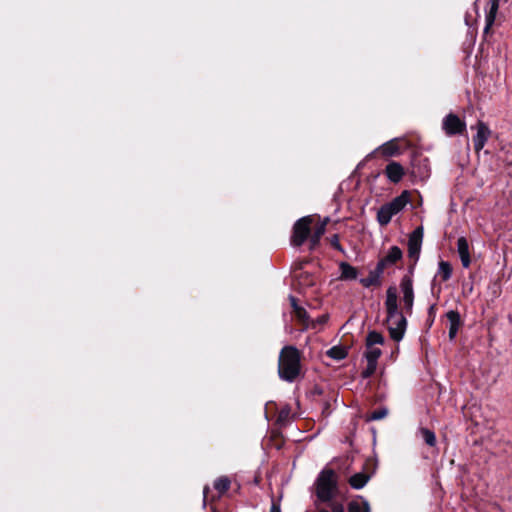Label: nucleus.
Returning <instances> with one entry per match:
<instances>
[{
	"label": "nucleus",
	"instance_id": "7ed1b4c3",
	"mask_svg": "<svg viewBox=\"0 0 512 512\" xmlns=\"http://www.w3.org/2000/svg\"><path fill=\"white\" fill-rule=\"evenodd\" d=\"M316 497L320 502H330L338 494V477L332 469H323L314 483Z\"/></svg>",
	"mask_w": 512,
	"mask_h": 512
},
{
	"label": "nucleus",
	"instance_id": "412c9836",
	"mask_svg": "<svg viewBox=\"0 0 512 512\" xmlns=\"http://www.w3.org/2000/svg\"><path fill=\"white\" fill-rule=\"evenodd\" d=\"M341 278L345 280H354L357 278L358 272L355 267L346 262L340 264Z\"/></svg>",
	"mask_w": 512,
	"mask_h": 512
},
{
	"label": "nucleus",
	"instance_id": "a211bd4d",
	"mask_svg": "<svg viewBox=\"0 0 512 512\" xmlns=\"http://www.w3.org/2000/svg\"><path fill=\"white\" fill-rule=\"evenodd\" d=\"M327 221H328V219H326L322 223H320L315 228L312 235L310 236V248L311 249H314L319 244L321 237L324 235V233L326 231Z\"/></svg>",
	"mask_w": 512,
	"mask_h": 512
},
{
	"label": "nucleus",
	"instance_id": "2eb2a0df",
	"mask_svg": "<svg viewBox=\"0 0 512 512\" xmlns=\"http://www.w3.org/2000/svg\"><path fill=\"white\" fill-rule=\"evenodd\" d=\"M416 437L418 439H421L423 443L428 446H434L436 443L435 433L432 430L425 427L418 428L416 432Z\"/></svg>",
	"mask_w": 512,
	"mask_h": 512
},
{
	"label": "nucleus",
	"instance_id": "4be33fe9",
	"mask_svg": "<svg viewBox=\"0 0 512 512\" xmlns=\"http://www.w3.org/2000/svg\"><path fill=\"white\" fill-rule=\"evenodd\" d=\"M438 275L443 281H447L451 278L452 267L447 261H440L438 265Z\"/></svg>",
	"mask_w": 512,
	"mask_h": 512
},
{
	"label": "nucleus",
	"instance_id": "72a5a7b5",
	"mask_svg": "<svg viewBox=\"0 0 512 512\" xmlns=\"http://www.w3.org/2000/svg\"><path fill=\"white\" fill-rule=\"evenodd\" d=\"M325 321H326V317H325V316H323V317L321 318V322H325Z\"/></svg>",
	"mask_w": 512,
	"mask_h": 512
},
{
	"label": "nucleus",
	"instance_id": "a878e982",
	"mask_svg": "<svg viewBox=\"0 0 512 512\" xmlns=\"http://www.w3.org/2000/svg\"><path fill=\"white\" fill-rule=\"evenodd\" d=\"M327 355L335 360H342L347 356V351L343 347L334 346L327 351Z\"/></svg>",
	"mask_w": 512,
	"mask_h": 512
},
{
	"label": "nucleus",
	"instance_id": "0eeeda50",
	"mask_svg": "<svg viewBox=\"0 0 512 512\" xmlns=\"http://www.w3.org/2000/svg\"><path fill=\"white\" fill-rule=\"evenodd\" d=\"M400 291L402 293V302L407 314H411L414 304V289L411 277L404 276L400 281Z\"/></svg>",
	"mask_w": 512,
	"mask_h": 512
},
{
	"label": "nucleus",
	"instance_id": "423d86ee",
	"mask_svg": "<svg viewBox=\"0 0 512 512\" xmlns=\"http://www.w3.org/2000/svg\"><path fill=\"white\" fill-rule=\"evenodd\" d=\"M471 129L476 130V134L473 136V146L475 152L479 153L486 145L492 134V131L488 125L481 120L477 121V123L472 126Z\"/></svg>",
	"mask_w": 512,
	"mask_h": 512
},
{
	"label": "nucleus",
	"instance_id": "ddd939ff",
	"mask_svg": "<svg viewBox=\"0 0 512 512\" xmlns=\"http://www.w3.org/2000/svg\"><path fill=\"white\" fill-rule=\"evenodd\" d=\"M446 317L449 321V338L453 340L461 325L460 314L455 310H450L446 313Z\"/></svg>",
	"mask_w": 512,
	"mask_h": 512
},
{
	"label": "nucleus",
	"instance_id": "1a4fd4ad",
	"mask_svg": "<svg viewBox=\"0 0 512 512\" xmlns=\"http://www.w3.org/2000/svg\"><path fill=\"white\" fill-rule=\"evenodd\" d=\"M423 241V228L417 227L408 239V256L415 261L418 260Z\"/></svg>",
	"mask_w": 512,
	"mask_h": 512
},
{
	"label": "nucleus",
	"instance_id": "c85d7f7f",
	"mask_svg": "<svg viewBox=\"0 0 512 512\" xmlns=\"http://www.w3.org/2000/svg\"><path fill=\"white\" fill-rule=\"evenodd\" d=\"M331 512H344V507L340 503H334L331 505Z\"/></svg>",
	"mask_w": 512,
	"mask_h": 512
},
{
	"label": "nucleus",
	"instance_id": "2f4dec72",
	"mask_svg": "<svg viewBox=\"0 0 512 512\" xmlns=\"http://www.w3.org/2000/svg\"><path fill=\"white\" fill-rule=\"evenodd\" d=\"M312 284H313V279L306 282V285H312Z\"/></svg>",
	"mask_w": 512,
	"mask_h": 512
},
{
	"label": "nucleus",
	"instance_id": "aec40b11",
	"mask_svg": "<svg viewBox=\"0 0 512 512\" xmlns=\"http://www.w3.org/2000/svg\"><path fill=\"white\" fill-rule=\"evenodd\" d=\"M348 512H370V507L366 500L360 498L348 504Z\"/></svg>",
	"mask_w": 512,
	"mask_h": 512
},
{
	"label": "nucleus",
	"instance_id": "9b49d317",
	"mask_svg": "<svg viewBox=\"0 0 512 512\" xmlns=\"http://www.w3.org/2000/svg\"><path fill=\"white\" fill-rule=\"evenodd\" d=\"M457 252L459 254L462 266L468 268L471 264L469 243L465 237H459L457 240Z\"/></svg>",
	"mask_w": 512,
	"mask_h": 512
},
{
	"label": "nucleus",
	"instance_id": "f3484780",
	"mask_svg": "<svg viewBox=\"0 0 512 512\" xmlns=\"http://www.w3.org/2000/svg\"><path fill=\"white\" fill-rule=\"evenodd\" d=\"M370 476L368 474L359 472L352 475L348 482L353 489H362L369 481Z\"/></svg>",
	"mask_w": 512,
	"mask_h": 512
},
{
	"label": "nucleus",
	"instance_id": "dca6fc26",
	"mask_svg": "<svg viewBox=\"0 0 512 512\" xmlns=\"http://www.w3.org/2000/svg\"><path fill=\"white\" fill-rule=\"evenodd\" d=\"M382 275H383V273L377 267H375L374 270L370 271L368 277L362 278L360 280V283L364 287H370V286H373V285H380Z\"/></svg>",
	"mask_w": 512,
	"mask_h": 512
},
{
	"label": "nucleus",
	"instance_id": "5701e85b",
	"mask_svg": "<svg viewBox=\"0 0 512 512\" xmlns=\"http://www.w3.org/2000/svg\"><path fill=\"white\" fill-rule=\"evenodd\" d=\"M384 343V337L376 332L371 331L366 337V346L382 345Z\"/></svg>",
	"mask_w": 512,
	"mask_h": 512
},
{
	"label": "nucleus",
	"instance_id": "f03ea898",
	"mask_svg": "<svg viewBox=\"0 0 512 512\" xmlns=\"http://www.w3.org/2000/svg\"><path fill=\"white\" fill-rule=\"evenodd\" d=\"M300 368L301 356L298 349L294 346L283 347L278 361L279 377L287 382H293L298 377Z\"/></svg>",
	"mask_w": 512,
	"mask_h": 512
},
{
	"label": "nucleus",
	"instance_id": "473e14b6",
	"mask_svg": "<svg viewBox=\"0 0 512 512\" xmlns=\"http://www.w3.org/2000/svg\"><path fill=\"white\" fill-rule=\"evenodd\" d=\"M207 491H208V488H207V487H205V488H204V497H206V493H207Z\"/></svg>",
	"mask_w": 512,
	"mask_h": 512
},
{
	"label": "nucleus",
	"instance_id": "b1692460",
	"mask_svg": "<svg viewBox=\"0 0 512 512\" xmlns=\"http://www.w3.org/2000/svg\"><path fill=\"white\" fill-rule=\"evenodd\" d=\"M381 153L384 156H393L399 153V147L393 141H388L381 146Z\"/></svg>",
	"mask_w": 512,
	"mask_h": 512
},
{
	"label": "nucleus",
	"instance_id": "393cba45",
	"mask_svg": "<svg viewBox=\"0 0 512 512\" xmlns=\"http://www.w3.org/2000/svg\"><path fill=\"white\" fill-rule=\"evenodd\" d=\"M366 353L365 357L367 359V362H376L378 361V358L381 356V349L375 346H366Z\"/></svg>",
	"mask_w": 512,
	"mask_h": 512
},
{
	"label": "nucleus",
	"instance_id": "f8f14e48",
	"mask_svg": "<svg viewBox=\"0 0 512 512\" xmlns=\"http://www.w3.org/2000/svg\"><path fill=\"white\" fill-rule=\"evenodd\" d=\"M385 174L391 182L398 183L404 176V168L400 163L392 161L386 166Z\"/></svg>",
	"mask_w": 512,
	"mask_h": 512
},
{
	"label": "nucleus",
	"instance_id": "f257e3e1",
	"mask_svg": "<svg viewBox=\"0 0 512 512\" xmlns=\"http://www.w3.org/2000/svg\"><path fill=\"white\" fill-rule=\"evenodd\" d=\"M386 310V324L390 337L399 342L403 339L407 321L398 305V294L395 286H390L386 290V299L384 302Z\"/></svg>",
	"mask_w": 512,
	"mask_h": 512
},
{
	"label": "nucleus",
	"instance_id": "7c9ffc66",
	"mask_svg": "<svg viewBox=\"0 0 512 512\" xmlns=\"http://www.w3.org/2000/svg\"><path fill=\"white\" fill-rule=\"evenodd\" d=\"M290 300H291V304L292 306L294 307L295 310H300V308H298L297 304H296V299L294 297H290Z\"/></svg>",
	"mask_w": 512,
	"mask_h": 512
},
{
	"label": "nucleus",
	"instance_id": "bb28decb",
	"mask_svg": "<svg viewBox=\"0 0 512 512\" xmlns=\"http://www.w3.org/2000/svg\"><path fill=\"white\" fill-rule=\"evenodd\" d=\"M388 415V409L386 407H381L375 411H373L368 417L369 421H376L384 419Z\"/></svg>",
	"mask_w": 512,
	"mask_h": 512
},
{
	"label": "nucleus",
	"instance_id": "cd10ccee",
	"mask_svg": "<svg viewBox=\"0 0 512 512\" xmlns=\"http://www.w3.org/2000/svg\"><path fill=\"white\" fill-rule=\"evenodd\" d=\"M376 368H377L376 362H367V366L362 372V377L363 378L370 377L376 371Z\"/></svg>",
	"mask_w": 512,
	"mask_h": 512
},
{
	"label": "nucleus",
	"instance_id": "f704fd0d",
	"mask_svg": "<svg viewBox=\"0 0 512 512\" xmlns=\"http://www.w3.org/2000/svg\"><path fill=\"white\" fill-rule=\"evenodd\" d=\"M319 512H330V511H328L326 509H321V510H319Z\"/></svg>",
	"mask_w": 512,
	"mask_h": 512
},
{
	"label": "nucleus",
	"instance_id": "20e7f679",
	"mask_svg": "<svg viewBox=\"0 0 512 512\" xmlns=\"http://www.w3.org/2000/svg\"><path fill=\"white\" fill-rule=\"evenodd\" d=\"M410 203V195L408 191H403L399 196L390 202L382 205L376 215L377 222L380 226H387L392 218L400 213Z\"/></svg>",
	"mask_w": 512,
	"mask_h": 512
},
{
	"label": "nucleus",
	"instance_id": "39448f33",
	"mask_svg": "<svg viewBox=\"0 0 512 512\" xmlns=\"http://www.w3.org/2000/svg\"><path fill=\"white\" fill-rule=\"evenodd\" d=\"M311 223V216H305L296 221L293 226V234L291 236V244L293 246L299 247L308 239Z\"/></svg>",
	"mask_w": 512,
	"mask_h": 512
},
{
	"label": "nucleus",
	"instance_id": "4468645a",
	"mask_svg": "<svg viewBox=\"0 0 512 512\" xmlns=\"http://www.w3.org/2000/svg\"><path fill=\"white\" fill-rule=\"evenodd\" d=\"M499 8V0H489V10L486 12L484 33H488L494 24L496 14Z\"/></svg>",
	"mask_w": 512,
	"mask_h": 512
},
{
	"label": "nucleus",
	"instance_id": "c756f323",
	"mask_svg": "<svg viewBox=\"0 0 512 512\" xmlns=\"http://www.w3.org/2000/svg\"><path fill=\"white\" fill-rule=\"evenodd\" d=\"M269 512H281L280 504L276 501H272Z\"/></svg>",
	"mask_w": 512,
	"mask_h": 512
},
{
	"label": "nucleus",
	"instance_id": "6ab92c4d",
	"mask_svg": "<svg viewBox=\"0 0 512 512\" xmlns=\"http://www.w3.org/2000/svg\"><path fill=\"white\" fill-rule=\"evenodd\" d=\"M213 486L220 497L229 490L231 486V481L227 476H221L214 481Z\"/></svg>",
	"mask_w": 512,
	"mask_h": 512
},
{
	"label": "nucleus",
	"instance_id": "9d476101",
	"mask_svg": "<svg viewBox=\"0 0 512 512\" xmlns=\"http://www.w3.org/2000/svg\"><path fill=\"white\" fill-rule=\"evenodd\" d=\"M403 257V252L398 246H392L388 249L386 255L381 258L376 267L384 273L385 269L393 266Z\"/></svg>",
	"mask_w": 512,
	"mask_h": 512
},
{
	"label": "nucleus",
	"instance_id": "6e6552de",
	"mask_svg": "<svg viewBox=\"0 0 512 512\" xmlns=\"http://www.w3.org/2000/svg\"><path fill=\"white\" fill-rule=\"evenodd\" d=\"M442 128L446 135L453 136L462 134L466 130V123L457 115L450 113L442 121Z\"/></svg>",
	"mask_w": 512,
	"mask_h": 512
}]
</instances>
